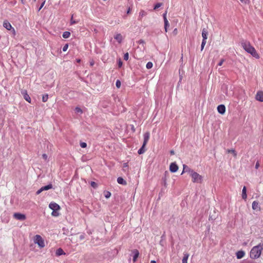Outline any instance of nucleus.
<instances>
[{"instance_id":"16","label":"nucleus","mask_w":263,"mask_h":263,"mask_svg":"<svg viewBox=\"0 0 263 263\" xmlns=\"http://www.w3.org/2000/svg\"><path fill=\"white\" fill-rule=\"evenodd\" d=\"M3 26L8 30H10L12 28L11 25L7 21L4 22Z\"/></svg>"},{"instance_id":"50","label":"nucleus","mask_w":263,"mask_h":263,"mask_svg":"<svg viewBox=\"0 0 263 263\" xmlns=\"http://www.w3.org/2000/svg\"><path fill=\"white\" fill-rule=\"evenodd\" d=\"M41 192H42V190L41 189H39L36 192V195H39L40 194Z\"/></svg>"},{"instance_id":"53","label":"nucleus","mask_w":263,"mask_h":263,"mask_svg":"<svg viewBox=\"0 0 263 263\" xmlns=\"http://www.w3.org/2000/svg\"><path fill=\"white\" fill-rule=\"evenodd\" d=\"M128 165H127V163H124L123 164V166L124 167H127Z\"/></svg>"},{"instance_id":"59","label":"nucleus","mask_w":263,"mask_h":263,"mask_svg":"<svg viewBox=\"0 0 263 263\" xmlns=\"http://www.w3.org/2000/svg\"><path fill=\"white\" fill-rule=\"evenodd\" d=\"M80 237H81V239H82L83 238L82 236H81Z\"/></svg>"},{"instance_id":"7","label":"nucleus","mask_w":263,"mask_h":263,"mask_svg":"<svg viewBox=\"0 0 263 263\" xmlns=\"http://www.w3.org/2000/svg\"><path fill=\"white\" fill-rule=\"evenodd\" d=\"M178 166L175 162H172L170 165V171L172 173H175L178 170Z\"/></svg>"},{"instance_id":"61","label":"nucleus","mask_w":263,"mask_h":263,"mask_svg":"<svg viewBox=\"0 0 263 263\" xmlns=\"http://www.w3.org/2000/svg\"><path fill=\"white\" fill-rule=\"evenodd\" d=\"M21 1H22V2L23 3H24V2H23V0H21Z\"/></svg>"},{"instance_id":"10","label":"nucleus","mask_w":263,"mask_h":263,"mask_svg":"<svg viewBox=\"0 0 263 263\" xmlns=\"http://www.w3.org/2000/svg\"><path fill=\"white\" fill-rule=\"evenodd\" d=\"M133 260L134 262H136L139 255V252L138 250L134 249L132 251Z\"/></svg>"},{"instance_id":"28","label":"nucleus","mask_w":263,"mask_h":263,"mask_svg":"<svg viewBox=\"0 0 263 263\" xmlns=\"http://www.w3.org/2000/svg\"><path fill=\"white\" fill-rule=\"evenodd\" d=\"M164 29H165V32H167V27L170 25L169 22H168V20H166L165 21H164Z\"/></svg>"},{"instance_id":"57","label":"nucleus","mask_w":263,"mask_h":263,"mask_svg":"<svg viewBox=\"0 0 263 263\" xmlns=\"http://www.w3.org/2000/svg\"><path fill=\"white\" fill-rule=\"evenodd\" d=\"M181 73V69H179V74H180Z\"/></svg>"},{"instance_id":"25","label":"nucleus","mask_w":263,"mask_h":263,"mask_svg":"<svg viewBox=\"0 0 263 263\" xmlns=\"http://www.w3.org/2000/svg\"><path fill=\"white\" fill-rule=\"evenodd\" d=\"M227 152H228V153H231V154H232L234 155V156L235 157H236V156H237V153H236V152H235V151L234 149H228V150H227Z\"/></svg>"},{"instance_id":"60","label":"nucleus","mask_w":263,"mask_h":263,"mask_svg":"<svg viewBox=\"0 0 263 263\" xmlns=\"http://www.w3.org/2000/svg\"><path fill=\"white\" fill-rule=\"evenodd\" d=\"M91 65H93V63H91Z\"/></svg>"},{"instance_id":"62","label":"nucleus","mask_w":263,"mask_h":263,"mask_svg":"<svg viewBox=\"0 0 263 263\" xmlns=\"http://www.w3.org/2000/svg\"><path fill=\"white\" fill-rule=\"evenodd\" d=\"M36 1V0H33V1H34V2H35V1Z\"/></svg>"},{"instance_id":"32","label":"nucleus","mask_w":263,"mask_h":263,"mask_svg":"<svg viewBox=\"0 0 263 263\" xmlns=\"http://www.w3.org/2000/svg\"><path fill=\"white\" fill-rule=\"evenodd\" d=\"M90 185L94 189H96L98 187V184L94 181L90 182Z\"/></svg>"},{"instance_id":"45","label":"nucleus","mask_w":263,"mask_h":263,"mask_svg":"<svg viewBox=\"0 0 263 263\" xmlns=\"http://www.w3.org/2000/svg\"><path fill=\"white\" fill-rule=\"evenodd\" d=\"M224 62V60L221 59L218 64V66H221Z\"/></svg>"},{"instance_id":"42","label":"nucleus","mask_w":263,"mask_h":263,"mask_svg":"<svg viewBox=\"0 0 263 263\" xmlns=\"http://www.w3.org/2000/svg\"><path fill=\"white\" fill-rule=\"evenodd\" d=\"M45 3V0H44V1L43 2V3L41 4V6H40V8H39V9H38V11H40V10L42 8H43V7L44 6V5Z\"/></svg>"},{"instance_id":"12","label":"nucleus","mask_w":263,"mask_h":263,"mask_svg":"<svg viewBox=\"0 0 263 263\" xmlns=\"http://www.w3.org/2000/svg\"><path fill=\"white\" fill-rule=\"evenodd\" d=\"M191 172H193V170H191L189 166L186 165H183V170L182 171V174L184 173H188L189 175L191 174Z\"/></svg>"},{"instance_id":"8","label":"nucleus","mask_w":263,"mask_h":263,"mask_svg":"<svg viewBox=\"0 0 263 263\" xmlns=\"http://www.w3.org/2000/svg\"><path fill=\"white\" fill-rule=\"evenodd\" d=\"M255 99L259 102H263V91H258L255 96Z\"/></svg>"},{"instance_id":"9","label":"nucleus","mask_w":263,"mask_h":263,"mask_svg":"<svg viewBox=\"0 0 263 263\" xmlns=\"http://www.w3.org/2000/svg\"><path fill=\"white\" fill-rule=\"evenodd\" d=\"M49 208L52 210V211L59 210L60 209V205L55 202H51L49 204Z\"/></svg>"},{"instance_id":"34","label":"nucleus","mask_w":263,"mask_h":263,"mask_svg":"<svg viewBox=\"0 0 263 263\" xmlns=\"http://www.w3.org/2000/svg\"><path fill=\"white\" fill-rule=\"evenodd\" d=\"M75 111H76V112H78V113L82 114L83 112V111H82V109L80 108L79 107H76Z\"/></svg>"},{"instance_id":"35","label":"nucleus","mask_w":263,"mask_h":263,"mask_svg":"<svg viewBox=\"0 0 263 263\" xmlns=\"http://www.w3.org/2000/svg\"><path fill=\"white\" fill-rule=\"evenodd\" d=\"M116 86L118 88H119L121 86V82L119 80H117L116 82Z\"/></svg>"},{"instance_id":"29","label":"nucleus","mask_w":263,"mask_h":263,"mask_svg":"<svg viewBox=\"0 0 263 263\" xmlns=\"http://www.w3.org/2000/svg\"><path fill=\"white\" fill-rule=\"evenodd\" d=\"M146 15V12L143 10L140 11L139 13V19H141V17L145 16Z\"/></svg>"},{"instance_id":"15","label":"nucleus","mask_w":263,"mask_h":263,"mask_svg":"<svg viewBox=\"0 0 263 263\" xmlns=\"http://www.w3.org/2000/svg\"><path fill=\"white\" fill-rule=\"evenodd\" d=\"M236 255L237 259H241L244 257L245 252L243 251H239L236 252Z\"/></svg>"},{"instance_id":"6","label":"nucleus","mask_w":263,"mask_h":263,"mask_svg":"<svg viewBox=\"0 0 263 263\" xmlns=\"http://www.w3.org/2000/svg\"><path fill=\"white\" fill-rule=\"evenodd\" d=\"M21 93L23 95L24 99L29 103H31V98L29 95L27 93V91L25 89L22 90Z\"/></svg>"},{"instance_id":"21","label":"nucleus","mask_w":263,"mask_h":263,"mask_svg":"<svg viewBox=\"0 0 263 263\" xmlns=\"http://www.w3.org/2000/svg\"><path fill=\"white\" fill-rule=\"evenodd\" d=\"M145 146H146V145H144V144H143L141 147L138 150V153L139 155H141L145 152Z\"/></svg>"},{"instance_id":"23","label":"nucleus","mask_w":263,"mask_h":263,"mask_svg":"<svg viewBox=\"0 0 263 263\" xmlns=\"http://www.w3.org/2000/svg\"><path fill=\"white\" fill-rule=\"evenodd\" d=\"M56 254L58 256H60V255H62L63 254H65V253H64V251L62 249L59 248L57 250Z\"/></svg>"},{"instance_id":"56","label":"nucleus","mask_w":263,"mask_h":263,"mask_svg":"<svg viewBox=\"0 0 263 263\" xmlns=\"http://www.w3.org/2000/svg\"><path fill=\"white\" fill-rule=\"evenodd\" d=\"M81 61L80 59H77V62L80 63Z\"/></svg>"},{"instance_id":"1","label":"nucleus","mask_w":263,"mask_h":263,"mask_svg":"<svg viewBox=\"0 0 263 263\" xmlns=\"http://www.w3.org/2000/svg\"><path fill=\"white\" fill-rule=\"evenodd\" d=\"M241 45L246 52L251 54L253 57L257 59L260 58L255 48L251 45L249 42L243 41L241 43Z\"/></svg>"},{"instance_id":"24","label":"nucleus","mask_w":263,"mask_h":263,"mask_svg":"<svg viewBox=\"0 0 263 263\" xmlns=\"http://www.w3.org/2000/svg\"><path fill=\"white\" fill-rule=\"evenodd\" d=\"M70 35V33L69 31H65L62 34L63 37L65 39L68 38Z\"/></svg>"},{"instance_id":"52","label":"nucleus","mask_w":263,"mask_h":263,"mask_svg":"<svg viewBox=\"0 0 263 263\" xmlns=\"http://www.w3.org/2000/svg\"><path fill=\"white\" fill-rule=\"evenodd\" d=\"M173 32L174 33V34H177V29H175Z\"/></svg>"},{"instance_id":"26","label":"nucleus","mask_w":263,"mask_h":263,"mask_svg":"<svg viewBox=\"0 0 263 263\" xmlns=\"http://www.w3.org/2000/svg\"><path fill=\"white\" fill-rule=\"evenodd\" d=\"M48 99V94H45L43 95L42 96V101L43 102H46L47 101Z\"/></svg>"},{"instance_id":"46","label":"nucleus","mask_w":263,"mask_h":263,"mask_svg":"<svg viewBox=\"0 0 263 263\" xmlns=\"http://www.w3.org/2000/svg\"><path fill=\"white\" fill-rule=\"evenodd\" d=\"M138 43L140 44H144L145 43V42H144V40H140L139 41H138Z\"/></svg>"},{"instance_id":"36","label":"nucleus","mask_w":263,"mask_h":263,"mask_svg":"<svg viewBox=\"0 0 263 263\" xmlns=\"http://www.w3.org/2000/svg\"><path fill=\"white\" fill-rule=\"evenodd\" d=\"M206 44V40H202L201 45V50H202L204 48V47Z\"/></svg>"},{"instance_id":"31","label":"nucleus","mask_w":263,"mask_h":263,"mask_svg":"<svg viewBox=\"0 0 263 263\" xmlns=\"http://www.w3.org/2000/svg\"><path fill=\"white\" fill-rule=\"evenodd\" d=\"M153 65V64L151 62H148L146 64V67L147 69H151L152 68Z\"/></svg>"},{"instance_id":"13","label":"nucleus","mask_w":263,"mask_h":263,"mask_svg":"<svg viewBox=\"0 0 263 263\" xmlns=\"http://www.w3.org/2000/svg\"><path fill=\"white\" fill-rule=\"evenodd\" d=\"M149 136H150V134L148 132H146L144 134V135H143L144 141H143V144H144V145L147 144V143L149 139Z\"/></svg>"},{"instance_id":"49","label":"nucleus","mask_w":263,"mask_h":263,"mask_svg":"<svg viewBox=\"0 0 263 263\" xmlns=\"http://www.w3.org/2000/svg\"><path fill=\"white\" fill-rule=\"evenodd\" d=\"M241 3L247 4L249 0H239Z\"/></svg>"},{"instance_id":"14","label":"nucleus","mask_w":263,"mask_h":263,"mask_svg":"<svg viewBox=\"0 0 263 263\" xmlns=\"http://www.w3.org/2000/svg\"><path fill=\"white\" fill-rule=\"evenodd\" d=\"M114 39L117 41L119 43H121L123 40L122 35L120 33H117L114 35Z\"/></svg>"},{"instance_id":"22","label":"nucleus","mask_w":263,"mask_h":263,"mask_svg":"<svg viewBox=\"0 0 263 263\" xmlns=\"http://www.w3.org/2000/svg\"><path fill=\"white\" fill-rule=\"evenodd\" d=\"M189 256V254L184 253V256L182 259V263H187V259H188Z\"/></svg>"},{"instance_id":"3","label":"nucleus","mask_w":263,"mask_h":263,"mask_svg":"<svg viewBox=\"0 0 263 263\" xmlns=\"http://www.w3.org/2000/svg\"><path fill=\"white\" fill-rule=\"evenodd\" d=\"M190 176L192 177V181L195 183H201L202 177L199 174L195 172H191V174H190Z\"/></svg>"},{"instance_id":"47","label":"nucleus","mask_w":263,"mask_h":263,"mask_svg":"<svg viewBox=\"0 0 263 263\" xmlns=\"http://www.w3.org/2000/svg\"><path fill=\"white\" fill-rule=\"evenodd\" d=\"M42 157H43V158L44 159L46 160L48 157H47V155L46 154H44L42 155Z\"/></svg>"},{"instance_id":"55","label":"nucleus","mask_w":263,"mask_h":263,"mask_svg":"<svg viewBox=\"0 0 263 263\" xmlns=\"http://www.w3.org/2000/svg\"><path fill=\"white\" fill-rule=\"evenodd\" d=\"M151 263H156V261H155V260H152V261H151Z\"/></svg>"},{"instance_id":"48","label":"nucleus","mask_w":263,"mask_h":263,"mask_svg":"<svg viewBox=\"0 0 263 263\" xmlns=\"http://www.w3.org/2000/svg\"><path fill=\"white\" fill-rule=\"evenodd\" d=\"M259 167V162H257L255 164V168L257 169Z\"/></svg>"},{"instance_id":"54","label":"nucleus","mask_w":263,"mask_h":263,"mask_svg":"<svg viewBox=\"0 0 263 263\" xmlns=\"http://www.w3.org/2000/svg\"><path fill=\"white\" fill-rule=\"evenodd\" d=\"M181 82V77L180 76L179 80L178 81V84H179V83Z\"/></svg>"},{"instance_id":"37","label":"nucleus","mask_w":263,"mask_h":263,"mask_svg":"<svg viewBox=\"0 0 263 263\" xmlns=\"http://www.w3.org/2000/svg\"><path fill=\"white\" fill-rule=\"evenodd\" d=\"M124 60H125V61H127L128 60V58H129V54H128V52H126L124 54Z\"/></svg>"},{"instance_id":"30","label":"nucleus","mask_w":263,"mask_h":263,"mask_svg":"<svg viewBox=\"0 0 263 263\" xmlns=\"http://www.w3.org/2000/svg\"><path fill=\"white\" fill-rule=\"evenodd\" d=\"M58 211L59 210H55V211L53 210L51 213V215L53 216H55V217L58 216L59 215V213Z\"/></svg>"},{"instance_id":"58","label":"nucleus","mask_w":263,"mask_h":263,"mask_svg":"<svg viewBox=\"0 0 263 263\" xmlns=\"http://www.w3.org/2000/svg\"><path fill=\"white\" fill-rule=\"evenodd\" d=\"M171 154H174V151H171Z\"/></svg>"},{"instance_id":"18","label":"nucleus","mask_w":263,"mask_h":263,"mask_svg":"<svg viewBox=\"0 0 263 263\" xmlns=\"http://www.w3.org/2000/svg\"><path fill=\"white\" fill-rule=\"evenodd\" d=\"M52 187H53L52 184L50 183V184H48L47 185L42 186L41 189L42 190V191L43 192L44 191H47V190L51 189H52Z\"/></svg>"},{"instance_id":"38","label":"nucleus","mask_w":263,"mask_h":263,"mask_svg":"<svg viewBox=\"0 0 263 263\" xmlns=\"http://www.w3.org/2000/svg\"><path fill=\"white\" fill-rule=\"evenodd\" d=\"M80 144V146L82 148H85L87 146V143L85 142H81Z\"/></svg>"},{"instance_id":"20","label":"nucleus","mask_w":263,"mask_h":263,"mask_svg":"<svg viewBox=\"0 0 263 263\" xmlns=\"http://www.w3.org/2000/svg\"><path fill=\"white\" fill-rule=\"evenodd\" d=\"M242 198L243 199L246 200L247 198V189L245 186H243L242 191Z\"/></svg>"},{"instance_id":"41","label":"nucleus","mask_w":263,"mask_h":263,"mask_svg":"<svg viewBox=\"0 0 263 263\" xmlns=\"http://www.w3.org/2000/svg\"><path fill=\"white\" fill-rule=\"evenodd\" d=\"M110 196H111V193L109 192H107L106 194L105 195V197L106 198H109L110 197Z\"/></svg>"},{"instance_id":"19","label":"nucleus","mask_w":263,"mask_h":263,"mask_svg":"<svg viewBox=\"0 0 263 263\" xmlns=\"http://www.w3.org/2000/svg\"><path fill=\"white\" fill-rule=\"evenodd\" d=\"M208 34V32L207 30L205 28H203L202 31V36L203 37V40H206L207 39Z\"/></svg>"},{"instance_id":"44","label":"nucleus","mask_w":263,"mask_h":263,"mask_svg":"<svg viewBox=\"0 0 263 263\" xmlns=\"http://www.w3.org/2000/svg\"><path fill=\"white\" fill-rule=\"evenodd\" d=\"M72 17H73L72 16L71 18V21H70V24L71 25L74 24H76L77 23V22H76V21L73 20Z\"/></svg>"},{"instance_id":"39","label":"nucleus","mask_w":263,"mask_h":263,"mask_svg":"<svg viewBox=\"0 0 263 263\" xmlns=\"http://www.w3.org/2000/svg\"><path fill=\"white\" fill-rule=\"evenodd\" d=\"M118 67H119V68H120V67H122V65H123V63H122V61H121V59H119L118 60Z\"/></svg>"},{"instance_id":"5","label":"nucleus","mask_w":263,"mask_h":263,"mask_svg":"<svg viewBox=\"0 0 263 263\" xmlns=\"http://www.w3.org/2000/svg\"><path fill=\"white\" fill-rule=\"evenodd\" d=\"M13 217L14 218L20 220H24L26 219V215L23 214H21L20 213H15L13 214Z\"/></svg>"},{"instance_id":"43","label":"nucleus","mask_w":263,"mask_h":263,"mask_svg":"<svg viewBox=\"0 0 263 263\" xmlns=\"http://www.w3.org/2000/svg\"><path fill=\"white\" fill-rule=\"evenodd\" d=\"M166 13H167V12L165 11V12L163 14V19H164V21H165L166 20H167V18H166Z\"/></svg>"},{"instance_id":"40","label":"nucleus","mask_w":263,"mask_h":263,"mask_svg":"<svg viewBox=\"0 0 263 263\" xmlns=\"http://www.w3.org/2000/svg\"><path fill=\"white\" fill-rule=\"evenodd\" d=\"M68 47V44H65L63 47V49H62L63 51L64 52L66 51L67 50Z\"/></svg>"},{"instance_id":"17","label":"nucleus","mask_w":263,"mask_h":263,"mask_svg":"<svg viewBox=\"0 0 263 263\" xmlns=\"http://www.w3.org/2000/svg\"><path fill=\"white\" fill-rule=\"evenodd\" d=\"M117 182L119 184L122 185H126L127 184L126 181L121 177L117 178Z\"/></svg>"},{"instance_id":"4","label":"nucleus","mask_w":263,"mask_h":263,"mask_svg":"<svg viewBox=\"0 0 263 263\" xmlns=\"http://www.w3.org/2000/svg\"><path fill=\"white\" fill-rule=\"evenodd\" d=\"M34 243L37 244L41 248L45 247L44 240L42 237L39 235H36L34 240Z\"/></svg>"},{"instance_id":"33","label":"nucleus","mask_w":263,"mask_h":263,"mask_svg":"<svg viewBox=\"0 0 263 263\" xmlns=\"http://www.w3.org/2000/svg\"><path fill=\"white\" fill-rule=\"evenodd\" d=\"M162 4L161 3H157L155 6H154V10H156L157 9L159 8V7H160L161 6H162Z\"/></svg>"},{"instance_id":"51","label":"nucleus","mask_w":263,"mask_h":263,"mask_svg":"<svg viewBox=\"0 0 263 263\" xmlns=\"http://www.w3.org/2000/svg\"><path fill=\"white\" fill-rule=\"evenodd\" d=\"M130 11H131V9L130 7L128 8V9H127V14H129L130 12Z\"/></svg>"},{"instance_id":"27","label":"nucleus","mask_w":263,"mask_h":263,"mask_svg":"<svg viewBox=\"0 0 263 263\" xmlns=\"http://www.w3.org/2000/svg\"><path fill=\"white\" fill-rule=\"evenodd\" d=\"M258 203L256 201H254L252 203V208L255 210L258 207Z\"/></svg>"},{"instance_id":"11","label":"nucleus","mask_w":263,"mask_h":263,"mask_svg":"<svg viewBox=\"0 0 263 263\" xmlns=\"http://www.w3.org/2000/svg\"><path fill=\"white\" fill-rule=\"evenodd\" d=\"M218 112L220 114H224L226 112V107L224 105H219L217 107Z\"/></svg>"},{"instance_id":"2","label":"nucleus","mask_w":263,"mask_h":263,"mask_svg":"<svg viewBox=\"0 0 263 263\" xmlns=\"http://www.w3.org/2000/svg\"><path fill=\"white\" fill-rule=\"evenodd\" d=\"M262 250L263 242L252 248L250 253V258L252 259L258 258L260 256Z\"/></svg>"}]
</instances>
